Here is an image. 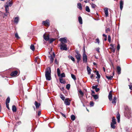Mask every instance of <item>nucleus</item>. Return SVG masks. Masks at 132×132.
Returning a JSON list of instances; mask_svg holds the SVG:
<instances>
[{
    "label": "nucleus",
    "mask_w": 132,
    "mask_h": 132,
    "mask_svg": "<svg viewBox=\"0 0 132 132\" xmlns=\"http://www.w3.org/2000/svg\"><path fill=\"white\" fill-rule=\"evenodd\" d=\"M59 76H58L60 77V78H62L63 77H65V75L64 73H63L61 74H60V75H59Z\"/></svg>",
    "instance_id": "nucleus-23"
},
{
    "label": "nucleus",
    "mask_w": 132,
    "mask_h": 132,
    "mask_svg": "<svg viewBox=\"0 0 132 132\" xmlns=\"http://www.w3.org/2000/svg\"><path fill=\"white\" fill-rule=\"evenodd\" d=\"M68 57L70 58L73 62H75V60L74 58L72 56H69Z\"/></svg>",
    "instance_id": "nucleus-31"
},
{
    "label": "nucleus",
    "mask_w": 132,
    "mask_h": 132,
    "mask_svg": "<svg viewBox=\"0 0 132 132\" xmlns=\"http://www.w3.org/2000/svg\"><path fill=\"white\" fill-rule=\"evenodd\" d=\"M86 11L87 12H90V11L89 7L88 6H86Z\"/></svg>",
    "instance_id": "nucleus-32"
},
{
    "label": "nucleus",
    "mask_w": 132,
    "mask_h": 132,
    "mask_svg": "<svg viewBox=\"0 0 132 132\" xmlns=\"http://www.w3.org/2000/svg\"><path fill=\"white\" fill-rule=\"evenodd\" d=\"M103 36L104 37H107V36L106 35H105V34H103Z\"/></svg>",
    "instance_id": "nucleus-64"
},
{
    "label": "nucleus",
    "mask_w": 132,
    "mask_h": 132,
    "mask_svg": "<svg viewBox=\"0 0 132 132\" xmlns=\"http://www.w3.org/2000/svg\"><path fill=\"white\" fill-rule=\"evenodd\" d=\"M60 48L61 50H66L67 48V45L63 43H61L60 45Z\"/></svg>",
    "instance_id": "nucleus-2"
},
{
    "label": "nucleus",
    "mask_w": 132,
    "mask_h": 132,
    "mask_svg": "<svg viewBox=\"0 0 132 132\" xmlns=\"http://www.w3.org/2000/svg\"><path fill=\"white\" fill-rule=\"evenodd\" d=\"M108 40L109 42H110L111 41V37L110 35H108Z\"/></svg>",
    "instance_id": "nucleus-49"
},
{
    "label": "nucleus",
    "mask_w": 132,
    "mask_h": 132,
    "mask_svg": "<svg viewBox=\"0 0 132 132\" xmlns=\"http://www.w3.org/2000/svg\"><path fill=\"white\" fill-rule=\"evenodd\" d=\"M21 123V122L20 121H19L17 122V125H20Z\"/></svg>",
    "instance_id": "nucleus-61"
},
{
    "label": "nucleus",
    "mask_w": 132,
    "mask_h": 132,
    "mask_svg": "<svg viewBox=\"0 0 132 132\" xmlns=\"http://www.w3.org/2000/svg\"><path fill=\"white\" fill-rule=\"evenodd\" d=\"M10 101V98L9 97H7L5 103L6 104H9V103Z\"/></svg>",
    "instance_id": "nucleus-25"
},
{
    "label": "nucleus",
    "mask_w": 132,
    "mask_h": 132,
    "mask_svg": "<svg viewBox=\"0 0 132 132\" xmlns=\"http://www.w3.org/2000/svg\"><path fill=\"white\" fill-rule=\"evenodd\" d=\"M95 91L96 92H98L99 90H100V89L99 88H96L95 89Z\"/></svg>",
    "instance_id": "nucleus-57"
},
{
    "label": "nucleus",
    "mask_w": 132,
    "mask_h": 132,
    "mask_svg": "<svg viewBox=\"0 0 132 132\" xmlns=\"http://www.w3.org/2000/svg\"><path fill=\"white\" fill-rule=\"evenodd\" d=\"M106 78L108 80H111L113 78V76H108L107 75L106 76Z\"/></svg>",
    "instance_id": "nucleus-29"
},
{
    "label": "nucleus",
    "mask_w": 132,
    "mask_h": 132,
    "mask_svg": "<svg viewBox=\"0 0 132 132\" xmlns=\"http://www.w3.org/2000/svg\"><path fill=\"white\" fill-rule=\"evenodd\" d=\"M82 59L84 62L86 63L87 61V55L85 53L83 54Z\"/></svg>",
    "instance_id": "nucleus-5"
},
{
    "label": "nucleus",
    "mask_w": 132,
    "mask_h": 132,
    "mask_svg": "<svg viewBox=\"0 0 132 132\" xmlns=\"http://www.w3.org/2000/svg\"><path fill=\"white\" fill-rule=\"evenodd\" d=\"M59 40L61 42V43H67V38L66 37L61 38L59 39Z\"/></svg>",
    "instance_id": "nucleus-7"
},
{
    "label": "nucleus",
    "mask_w": 132,
    "mask_h": 132,
    "mask_svg": "<svg viewBox=\"0 0 132 132\" xmlns=\"http://www.w3.org/2000/svg\"><path fill=\"white\" fill-rule=\"evenodd\" d=\"M39 58L38 57H35V62L36 63H37L38 64H39V63L38 62H37V60Z\"/></svg>",
    "instance_id": "nucleus-41"
},
{
    "label": "nucleus",
    "mask_w": 132,
    "mask_h": 132,
    "mask_svg": "<svg viewBox=\"0 0 132 132\" xmlns=\"http://www.w3.org/2000/svg\"><path fill=\"white\" fill-rule=\"evenodd\" d=\"M60 81V83L62 84H65V81L62 78H59Z\"/></svg>",
    "instance_id": "nucleus-20"
},
{
    "label": "nucleus",
    "mask_w": 132,
    "mask_h": 132,
    "mask_svg": "<svg viewBox=\"0 0 132 132\" xmlns=\"http://www.w3.org/2000/svg\"><path fill=\"white\" fill-rule=\"evenodd\" d=\"M93 77H94V74H92L90 76V78H91V79H93Z\"/></svg>",
    "instance_id": "nucleus-59"
},
{
    "label": "nucleus",
    "mask_w": 132,
    "mask_h": 132,
    "mask_svg": "<svg viewBox=\"0 0 132 132\" xmlns=\"http://www.w3.org/2000/svg\"><path fill=\"white\" fill-rule=\"evenodd\" d=\"M81 55L80 54H78L76 55V57L77 59V62L79 63L80 60Z\"/></svg>",
    "instance_id": "nucleus-8"
},
{
    "label": "nucleus",
    "mask_w": 132,
    "mask_h": 132,
    "mask_svg": "<svg viewBox=\"0 0 132 132\" xmlns=\"http://www.w3.org/2000/svg\"><path fill=\"white\" fill-rule=\"evenodd\" d=\"M53 56H52V55H51L50 56V63H52L53 61L54 58L55 56V54L54 53H53Z\"/></svg>",
    "instance_id": "nucleus-6"
},
{
    "label": "nucleus",
    "mask_w": 132,
    "mask_h": 132,
    "mask_svg": "<svg viewBox=\"0 0 132 132\" xmlns=\"http://www.w3.org/2000/svg\"><path fill=\"white\" fill-rule=\"evenodd\" d=\"M55 63H56V64H57V60H56V59L55 60Z\"/></svg>",
    "instance_id": "nucleus-62"
},
{
    "label": "nucleus",
    "mask_w": 132,
    "mask_h": 132,
    "mask_svg": "<svg viewBox=\"0 0 132 132\" xmlns=\"http://www.w3.org/2000/svg\"><path fill=\"white\" fill-rule=\"evenodd\" d=\"M27 59V58L26 57H22L21 59V61L22 62H25Z\"/></svg>",
    "instance_id": "nucleus-26"
},
{
    "label": "nucleus",
    "mask_w": 132,
    "mask_h": 132,
    "mask_svg": "<svg viewBox=\"0 0 132 132\" xmlns=\"http://www.w3.org/2000/svg\"><path fill=\"white\" fill-rule=\"evenodd\" d=\"M129 88L130 89V90H131L132 89V86L131 85H129Z\"/></svg>",
    "instance_id": "nucleus-58"
},
{
    "label": "nucleus",
    "mask_w": 132,
    "mask_h": 132,
    "mask_svg": "<svg viewBox=\"0 0 132 132\" xmlns=\"http://www.w3.org/2000/svg\"><path fill=\"white\" fill-rule=\"evenodd\" d=\"M114 124V123H111V127L113 129H114L115 128V124Z\"/></svg>",
    "instance_id": "nucleus-33"
},
{
    "label": "nucleus",
    "mask_w": 132,
    "mask_h": 132,
    "mask_svg": "<svg viewBox=\"0 0 132 132\" xmlns=\"http://www.w3.org/2000/svg\"><path fill=\"white\" fill-rule=\"evenodd\" d=\"M111 91L110 92L108 96L109 99L110 101L112 100V95L111 93Z\"/></svg>",
    "instance_id": "nucleus-15"
},
{
    "label": "nucleus",
    "mask_w": 132,
    "mask_h": 132,
    "mask_svg": "<svg viewBox=\"0 0 132 132\" xmlns=\"http://www.w3.org/2000/svg\"><path fill=\"white\" fill-rule=\"evenodd\" d=\"M9 6L7 5L5 6V11L7 12H9Z\"/></svg>",
    "instance_id": "nucleus-45"
},
{
    "label": "nucleus",
    "mask_w": 132,
    "mask_h": 132,
    "mask_svg": "<svg viewBox=\"0 0 132 132\" xmlns=\"http://www.w3.org/2000/svg\"><path fill=\"white\" fill-rule=\"evenodd\" d=\"M71 120L73 121H74L75 119V117L74 115H71Z\"/></svg>",
    "instance_id": "nucleus-34"
},
{
    "label": "nucleus",
    "mask_w": 132,
    "mask_h": 132,
    "mask_svg": "<svg viewBox=\"0 0 132 132\" xmlns=\"http://www.w3.org/2000/svg\"><path fill=\"white\" fill-rule=\"evenodd\" d=\"M79 92L80 93V94L82 96H83L84 94L81 90H79Z\"/></svg>",
    "instance_id": "nucleus-47"
},
{
    "label": "nucleus",
    "mask_w": 132,
    "mask_h": 132,
    "mask_svg": "<svg viewBox=\"0 0 132 132\" xmlns=\"http://www.w3.org/2000/svg\"><path fill=\"white\" fill-rule=\"evenodd\" d=\"M117 71L118 73V74H120L121 73V68L119 66H118L117 68Z\"/></svg>",
    "instance_id": "nucleus-16"
},
{
    "label": "nucleus",
    "mask_w": 132,
    "mask_h": 132,
    "mask_svg": "<svg viewBox=\"0 0 132 132\" xmlns=\"http://www.w3.org/2000/svg\"><path fill=\"white\" fill-rule=\"evenodd\" d=\"M64 102L65 104L66 105H69L70 104V103L69 102H68V99L67 98H66Z\"/></svg>",
    "instance_id": "nucleus-17"
},
{
    "label": "nucleus",
    "mask_w": 132,
    "mask_h": 132,
    "mask_svg": "<svg viewBox=\"0 0 132 132\" xmlns=\"http://www.w3.org/2000/svg\"><path fill=\"white\" fill-rule=\"evenodd\" d=\"M117 97L116 96H114L113 97V99L112 100V103L114 105H115L116 103V100L117 99Z\"/></svg>",
    "instance_id": "nucleus-11"
},
{
    "label": "nucleus",
    "mask_w": 132,
    "mask_h": 132,
    "mask_svg": "<svg viewBox=\"0 0 132 132\" xmlns=\"http://www.w3.org/2000/svg\"><path fill=\"white\" fill-rule=\"evenodd\" d=\"M96 75L97 76L96 77V78L97 79H99L100 78V75L99 74L98 72L97 71L96 72Z\"/></svg>",
    "instance_id": "nucleus-28"
},
{
    "label": "nucleus",
    "mask_w": 132,
    "mask_h": 132,
    "mask_svg": "<svg viewBox=\"0 0 132 132\" xmlns=\"http://www.w3.org/2000/svg\"><path fill=\"white\" fill-rule=\"evenodd\" d=\"M94 102H91L90 103V105L91 106H94Z\"/></svg>",
    "instance_id": "nucleus-51"
},
{
    "label": "nucleus",
    "mask_w": 132,
    "mask_h": 132,
    "mask_svg": "<svg viewBox=\"0 0 132 132\" xmlns=\"http://www.w3.org/2000/svg\"><path fill=\"white\" fill-rule=\"evenodd\" d=\"M104 10L105 16L106 17H107L108 15V8L105 7L104 8Z\"/></svg>",
    "instance_id": "nucleus-9"
},
{
    "label": "nucleus",
    "mask_w": 132,
    "mask_h": 132,
    "mask_svg": "<svg viewBox=\"0 0 132 132\" xmlns=\"http://www.w3.org/2000/svg\"><path fill=\"white\" fill-rule=\"evenodd\" d=\"M87 70L88 71V75H90L91 73V70L90 68L88 66L87 67Z\"/></svg>",
    "instance_id": "nucleus-19"
},
{
    "label": "nucleus",
    "mask_w": 132,
    "mask_h": 132,
    "mask_svg": "<svg viewBox=\"0 0 132 132\" xmlns=\"http://www.w3.org/2000/svg\"><path fill=\"white\" fill-rule=\"evenodd\" d=\"M41 114V113L40 111H38V115L39 116Z\"/></svg>",
    "instance_id": "nucleus-56"
},
{
    "label": "nucleus",
    "mask_w": 132,
    "mask_h": 132,
    "mask_svg": "<svg viewBox=\"0 0 132 132\" xmlns=\"http://www.w3.org/2000/svg\"><path fill=\"white\" fill-rule=\"evenodd\" d=\"M91 7L93 9L95 8L96 7V5L94 4L93 3H90Z\"/></svg>",
    "instance_id": "nucleus-35"
},
{
    "label": "nucleus",
    "mask_w": 132,
    "mask_h": 132,
    "mask_svg": "<svg viewBox=\"0 0 132 132\" xmlns=\"http://www.w3.org/2000/svg\"><path fill=\"white\" fill-rule=\"evenodd\" d=\"M124 115L125 117L128 119H130L131 117V113L130 111L127 112H124Z\"/></svg>",
    "instance_id": "nucleus-3"
},
{
    "label": "nucleus",
    "mask_w": 132,
    "mask_h": 132,
    "mask_svg": "<svg viewBox=\"0 0 132 132\" xmlns=\"http://www.w3.org/2000/svg\"><path fill=\"white\" fill-rule=\"evenodd\" d=\"M120 48V46L119 44H118L117 46V50H119V49Z\"/></svg>",
    "instance_id": "nucleus-55"
},
{
    "label": "nucleus",
    "mask_w": 132,
    "mask_h": 132,
    "mask_svg": "<svg viewBox=\"0 0 132 132\" xmlns=\"http://www.w3.org/2000/svg\"><path fill=\"white\" fill-rule=\"evenodd\" d=\"M55 40V39L53 38H51L49 40V42L50 43H51Z\"/></svg>",
    "instance_id": "nucleus-46"
},
{
    "label": "nucleus",
    "mask_w": 132,
    "mask_h": 132,
    "mask_svg": "<svg viewBox=\"0 0 132 132\" xmlns=\"http://www.w3.org/2000/svg\"><path fill=\"white\" fill-rule=\"evenodd\" d=\"M30 49L32 51H34L35 50V46L33 44H32L30 46Z\"/></svg>",
    "instance_id": "nucleus-27"
},
{
    "label": "nucleus",
    "mask_w": 132,
    "mask_h": 132,
    "mask_svg": "<svg viewBox=\"0 0 132 132\" xmlns=\"http://www.w3.org/2000/svg\"><path fill=\"white\" fill-rule=\"evenodd\" d=\"M108 30L109 31H110V30L109 28H107V29L106 30H105L106 32H108L107 31H108Z\"/></svg>",
    "instance_id": "nucleus-63"
},
{
    "label": "nucleus",
    "mask_w": 132,
    "mask_h": 132,
    "mask_svg": "<svg viewBox=\"0 0 132 132\" xmlns=\"http://www.w3.org/2000/svg\"><path fill=\"white\" fill-rule=\"evenodd\" d=\"M35 105L36 106V109H38L39 108L40 106V103H38L36 101H35Z\"/></svg>",
    "instance_id": "nucleus-12"
},
{
    "label": "nucleus",
    "mask_w": 132,
    "mask_h": 132,
    "mask_svg": "<svg viewBox=\"0 0 132 132\" xmlns=\"http://www.w3.org/2000/svg\"><path fill=\"white\" fill-rule=\"evenodd\" d=\"M13 123H14V124H15L14 126V129L13 130V131H14L15 129H16V122H15V121H13Z\"/></svg>",
    "instance_id": "nucleus-48"
},
{
    "label": "nucleus",
    "mask_w": 132,
    "mask_h": 132,
    "mask_svg": "<svg viewBox=\"0 0 132 132\" xmlns=\"http://www.w3.org/2000/svg\"><path fill=\"white\" fill-rule=\"evenodd\" d=\"M42 24L44 25L47 26L50 25V22L48 20H46L45 21H43L42 22Z\"/></svg>",
    "instance_id": "nucleus-4"
},
{
    "label": "nucleus",
    "mask_w": 132,
    "mask_h": 132,
    "mask_svg": "<svg viewBox=\"0 0 132 132\" xmlns=\"http://www.w3.org/2000/svg\"><path fill=\"white\" fill-rule=\"evenodd\" d=\"M98 86V85H96L95 86H92V88L93 89H95L97 88V87Z\"/></svg>",
    "instance_id": "nucleus-50"
},
{
    "label": "nucleus",
    "mask_w": 132,
    "mask_h": 132,
    "mask_svg": "<svg viewBox=\"0 0 132 132\" xmlns=\"http://www.w3.org/2000/svg\"><path fill=\"white\" fill-rule=\"evenodd\" d=\"M57 72L58 76H59V75H60V71L59 68L57 69Z\"/></svg>",
    "instance_id": "nucleus-38"
},
{
    "label": "nucleus",
    "mask_w": 132,
    "mask_h": 132,
    "mask_svg": "<svg viewBox=\"0 0 132 132\" xmlns=\"http://www.w3.org/2000/svg\"><path fill=\"white\" fill-rule=\"evenodd\" d=\"M70 84H68L66 85V88L68 89H69L70 88Z\"/></svg>",
    "instance_id": "nucleus-44"
},
{
    "label": "nucleus",
    "mask_w": 132,
    "mask_h": 132,
    "mask_svg": "<svg viewBox=\"0 0 132 132\" xmlns=\"http://www.w3.org/2000/svg\"><path fill=\"white\" fill-rule=\"evenodd\" d=\"M71 77L73 79V80H76V77L75 76V75H73L72 74H71Z\"/></svg>",
    "instance_id": "nucleus-39"
},
{
    "label": "nucleus",
    "mask_w": 132,
    "mask_h": 132,
    "mask_svg": "<svg viewBox=\"0 0 132 132\" xmlns=\"http://www.w3.org/2000/svg\"><path fill=\"white\" fill-rule=\"evenodd\" d=\"M60 97L62 100L64 101L65 99V97L62 94H61L60 95Z\"/></svg>",
    "instance_id": "nucleus-37"
},
{
    "label": "nucleus",
    "mask_w": 132,
    "mask_h": 132,
    "mask_svg": "<svg viewBox=\"0 0 132 132\" xmlns=\"http://www.w3.org/2000/svg\"><path fill=\"white\" fill-rule=\"evenodd\" d=\"M96 40V43H97L98 44H99V43H100V41L98 38H97L95 39Z\"/></svg>",
    "instance_id": "nucleus-43"
},
{
    "label": "nucleus",
    "mask_w": 132,
    "mask_h": 132,
    "mask_svg": "<svg viewBox=\"0 0 132 132\" xmlns=\"http://www.w3.org/2000/svg\"><path fill=\"white\" fill-rule=\"evenodd\" d=\"M60 113L62 115V116L63 117H65V118H66L65 115L63 113H62L61 112H60Z\"/></svg>",
    "instance_id": "nucleus-53"
},
{
    "label": "nucleus",
    "mask_w": 132,
    "mask_h": 132,
    "mask_svg": "<svg viewBox=\"0 0 132 132\" xmlns=\"http://www.w3.org/2000/svg\"><path fill=\"white\" fill-rule=\"evenodd\" d=\"M44 39L46 41H48L49 40V37L48 35L45 36V34L43 35Z\"/></svg>",
    "instance_id": "nucleus-14"
},
{
    "label": "nucleus",
    "mask_w": 132,
    "mask_h": 132,
    "mask_svg": "<svg viewBox=\"0 0 132 132\" xmlns=\"http://www.w3.org/2000/svg\"><path fill=\"white\" fill-rule=\"evenodd\" d=\"M123 2L122 0H121L120 2V9L121 10L122 9L123 7Z\"/></svg>",
    "instance_id": "nucleus-10"
},
{
    "label": "nucleus",
    "mask_w": 132,
    "mask_h": 132,
    "mask_svg": "<svg viewBox=\"0 0 132 132\" xmlns=\"http://www.w3.org/2000/svg\"><path fill=\"white\" fill-rule=\"evenodd\" d=\"M9 12L6 11V13H4V15L5 16H7L9 15Z\"/></svg>",
    "instance_id": "nucleus-42"
},
{
    "label": "nucleus",
    "mask_w": 132,
    "mask_h": 132,
    "mask_svg": "<svg viewBox=\"0 0 132 132\" xmlns=\"http://www.w3.org/2000/svg\"><path fill=\"white\" fill-rule=\"evenodd\" d=\"M111 123H114V124L116 123V119L114 117H113L112 118V122Z\"/></svg>",
    "instance_id": "nucleus-24"
},
{
    "label": "nucleus",
    "mask_w": 132,
    "mask_h": 132,
    "mask_svg": "<svg viewBox=\"0 0 132 132\" xmlns=\"http://www.w3.org/2000/svg\"><path fill=\"white\" fill-rule=\"evenodd\" d=\"M120 115L119 114H118L117 116V119L118 122H119L120 121Z\"/></svg>",
    "instance_id": "nucleus-30"
},
{
    "label": "nucleus",
    "mask_w": 132,
    "mask_h": 132,
    "mask_svg": "<svg viewBox=\"0 0 132 132\" xmlns=\"http://www.w3.org/2000/svg\"><path fill=\"white\" fill-rule=\"evenodd\" d=\"M78 21L79 23L80 24H82V20L81 17L80 16L78 17Z\"/></svg>",
    "instance_id": "nucleus-22"
},
{
    "label": "nucleus",
    "mask_w": 132,
    "mask_h": 132,
    "mask_svg": "<svg viewBox=\"0 0 132 132\" xmlns=\"http://www.w3.org/2000/svg\"><path fill=\"white\" fill-rule=\"evenodd\" d=\"M12 110L13 112H15L16 111V108L14 105L12 106Z\"/></svg>",
    "instance_id": "nucleus-18"
},
{
    "label": "nucleus",
    "mask_w": 132,
    "mask_h": 132,
    "mask_svg": "<svg viewBox=\"0 0 132 132\" xmlns=\"http://www.w3.org/2000/svg\"><path fill=\"white\" fill-rule=\"evenodd\" d=\"M92 93L91 95H92V96H93L94 95L95 92H94L93 90H92Z\"/></svg>",
    "instance_id": "nucleus-54"
},
{
    "label": "nucleus",
    "mask_w": 132,
    "mask_h": 132,
    "mask_svg": "<svg viewBox=\"0 0 132 132\" xmlns=\"http://www.w3.org/2000/svg\"><path fill=\"white\" fill-rule=\"evenodd\" d=\"M6 104V108H7V109L9 110H10V109L9 106V104Z\"/></svg>",
    "instance_id": "nucleus-52"
},
{
    "label": "nucleus",
    "mask_w": 132,
    "mask_h": 132,
    "mask_svg": "<svg viewBox=\"0 0 132 132\" xmlns=\"http://www.w3.org/2000/svg\"><path fill=\"white\" fill-rule=\"evenodd\" d=\"M14 22L16 23V17L15 18Z\"/></svg>",
    "instance_id": "nucleus-60"
},
{
    "label": "nucleus",
    "mask_w": 132,
    "mask_h": 132,
    "mask_svg": "<svg viewBox=\"0 0 132 132\" xmlns=\"http://www.w3.org/2000/svg\"><path fill=\"white\" fill-rule=\"evenodd\" d=\"M125 112H127L128 111H130V109L129 108L128 106H126L125 108Z\"/></svg>",
    "instance_id": "nucleus-36"
},
{
    "label": "nucleus",
    "mask_w": 132,
    "mask_h": 132,
    "mask_svg": "<svg viewBox=\"0 0 132 132\" xmlns=\"http://www.w3.org/2000/svg\"><path fill=\"white\" fill-rule=\"evenodd\" d=\"M10 75L11 76L13 77L16 75V70L12 72Z\"/></svg>",
    "instance_id": "nucleus-13"
},
{
    "label": "nucleus",
    "mask_w": 132,
    "mask_h": 132,
    "mask_svg": "<svg viewBox=\"0 0 132 132\" xmlns=\"http://www.w3.org/2000/svg\"><path fill=\"white\" fill-rule=\"evenodd\" d=\"M93 97L95 100H97L98 98V96L97 95H94Z\"/></svg>",
    "instance_id": "nucleus-40"
},
{
    "label": "nucleus",
    "mask_w": 132,
    "mask_h": 132,
    "mask_svg": "<svg viewBox=\"0 0 132 132\" xmlns=\"http://www.w3.org/2000/svg\"><path fill=\"white\" fill-rule=\"evenodd\" d=\"M51 68L48 67L46 69L45 72V76L46 80H50L51 79Z\"/></svg>",
    "instance_id": "nucleus-1"
},
{
    "label": "nucleus",
    "mask_w": 132,
    "mask_h": 132,
    "mask_svg": "<svg viewBox=\"0 0 132 132\" xmlns=\"http://www.w3.org/2000/svg\"><path fill=\"white\" fill-rule=\"evenodd\" d=\"M77 7L80 10L82 9V7L81 4L80 3H78L77 5Z\"/></svg>",
    "instance_id": "nucleus-21"
}]
</instances>
